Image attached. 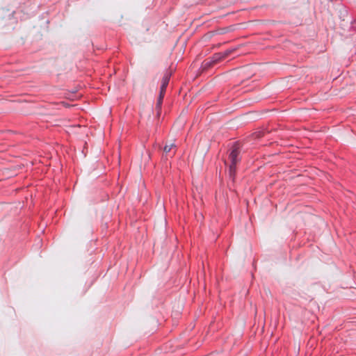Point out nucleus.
<instances>
[{
  "label": "nucleus",
  "instance_id": "nucleus-1",
  "mask_svg": "<svg viewBox=\"0 0 356 356\" xmlns=\"http://www.w3.org/2000/svg\"><path fill=\"white\" fill-rule=\"evenodd\" d=\"M175 145L173 143H167L164 147V152L165 153L170 152L173 148H175Z\"/></svg>",
  "mask_w": 356,
  "mask_h": 356
},
{
  "label": "nucleus",
  "instance_id": "nucleus-3",
  "mask_svg": "<svg viewBox=\"0 0 356 356\" xmlns=\"http://www.w3.org/2000/svg\"><path fill=\"white\" fill-rule=\"evenodd\" d=\"M231 156H232V159L234 160V159L236 157V152H232L231 154Z\"/></svg>",
  "mask_w": 356,
  "mask_h": 356
},
{
  "label": "nucleus",
  "instance_id": "nucleus-2",
  "mask_svg": "<svg viewBox=\"0 0 356 356\" xmlns=\"http://www.w3.org/2000/svg\"><path fill=\"white\" fill-rule=\"evenodd\" d=\"M167 85H168V80H165V81L163 82L162 87H161V98L163 96V92H164Z\"/></svg>",
  "mask_w": 356,
  "mask_h": 356
}]
</instances>
